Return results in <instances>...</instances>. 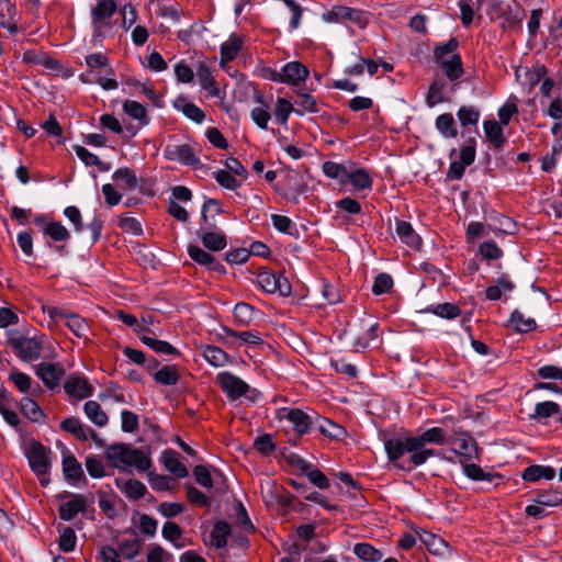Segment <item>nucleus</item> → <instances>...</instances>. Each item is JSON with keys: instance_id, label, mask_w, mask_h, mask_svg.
<instances>
[{"instance_id": "nucleus-42", "label": "nucleus", "mask_w": 562, "mask_h": 562, "mask_svg": "<svg viewBox=\"0 0 562 562\" xmlns=\"http://www.w3.org/2000/svg\"><path fill=\"white\" fill-rule=\"evenodd\" d=\"M436 128L446 138H453L458 135L454 119L450 113L440 114L436 119Z\"/></svg>"}, {"instance_id": "nucleus-45", "label": "nucleus", "mask_w": 562, "mask_h": 562, "mask_svg": "<svg viewBox=\"0 0 562 562\" xmlns=\"http://www.w3.org/2000/svg\"><path fill=\"white\" fill-rule=\"evenodd\" d=\"M420 541L426 546L427 550L435 555H441L448 548L447 542L431 532H424L420 535Z\"/></svg>"}, {"instance_id": "nucleus-55", "label": "nucleus", "mask_w": 562, "mask_h": 562, "mask_svg": "<svg viewBox=\"0 0 562 562\" xmlns=\"http://www.w3.org/2000/svg\"><path fill=\"white\" fill-rule=\"evenodd\" d=\"M510 322L519 333H529L536 328V321L531 317L526 318L518 310L512 313Z\"/></svg>"}, {"instance_id": "nucleus-18", "label": "nucleus", "mask_w": 562, "mask_h": 562, "mask_svg": "<svg viewBox=\"0 0 562 562\" xmlns=\"http://www.w3.org/2000/svg\"><path fill=\"white\" fill-rule=\"evenodd\" d=\"M280 417L286 418L299 436L307 434L312 425L311 417L300 408H283L280 412Z\"/></svg>"}, {"instance_id": "nucleus-64", "label": "nucleus", "mask_w": 562, "mask_h": 562, "mask_svg": "<svg viewBox=\"0 0 562 562\" xmlns=\"http://www.w3.org/2000/svg\"><path fill=\"white\" fill-rule=\"evenodd\" d=\"M393 286V279L387 273H380L375 277L372 292L375 295L387 293Z\"/></svg>"}, {"instance_id": "nucleus-35", "label": "nucleus", "mask_w": 562, "mask_h": 562, "mask_svg": "<svg viewBox=\"0 0 562 562\" xmlns=\"http://www.w3.org/2000/svg\"><path fill=\"white\" fill-rule=\"evenodd\" d=\"M21 413L33 423H45V414L42 408L30 397H23L21 400Z\"/></svg>"}, {"instance_id": "nucleus-26", "label": "nucleus", "mask_w": 562, "mask_h": 562, "mask_svg": "<svg viewBox=\"0 0 562 562\" xmlns=\"http://www.w3.org/2000/svg\"><path fill=\"white\" fill-rule=\"evenodd\" d=\"M196 76L201 87L207 91L211 97H218L220 89L213 77L211 67L205 61H200L196 68Z\"/></svg>"}, {"instance_id": "nucleus-53", "label": "nucleus", "mask_w": 562, "mask_h": 562, "mask_svg": "<svg viewBox=\"0 0 562 562\" xmlns=\"http://www.w3.org/2000/svg\"><path fill=\"white\" fill-rule=\"evenodd\" d=\"M44 234L55 241H67L70 238V233L60 222L47 223L44 227Z\"/></svg>"}, {"instance_id": "nucleus-19", "label": "nucleus", "mask_w": 562, "mask_h": 562, "mask_svg": "<svg viewBox=\"0 0 562 562\" xmlns=\"http://www.w3.org/2000/svg\"><path fill=\"white\" fill-rule=\"evenodd\" d=\"M87 497L82 494H74L72 498L59 505V518L65 521L72 520L77 514L87 510Z\"/></svg>"}, {"instance_id": "nucleus-21", "label": "nucleus", "mask_w": 562, "mask_h": 562, "mask_svg": "<svg viewBox=\"0 0 562 562\" xmlns=\"http://www.w3.org/2000/svg\"><path fill=\"white\" fill-rule=\"evenodd\" d=\"M336 217L340 218L345 224L351 223V215H358L362 212V206L357 199L345 196L335 202Z\"/></svg>"}, {"instance_id": "nucleus-14", "label": "nucleus", "mask_w": 562, "mask_h": 562, "mask_svg": "<svg viewBox=\"0 0 562 562\" xmlns=\"http://www.w3.org/2000/svg\"><path fill=\"white\" fill-rule=\"evenodd\" d=\"M165 157L186 166H196L200 161L192 147L188 144L168 145L165 148Z\"/></svg>"}, {"instance_id": "nucleus-6", "label": "nucleus", "mask_w": 562, "mask_h": 562, "mask_svg": "<svg viewBox=\"0 0 562 562\" xmlns=\"http://www.w3.org/2000/svg\"><path fill=\"white\" fill-rule=\"evenodd\" d=\"M49 452L50 450L41 442L35 440L30 442L25 454L29 460L30 468L36 475L44 476L48 474L50 467V460L48 457Z\"/></svg>"}, {"instance_id": "nucleus-3", "label": "nucleus", "mask_w": 562, "mask_h": 562, "mask_svg": "<svg viewBox=\"0 0 562 562\" xmlns=\"http://www.w3.org/2000/svg\"><path fill=\"white\" fill-rule=\"evenodd\" d=\"M8 342L24 361L37 360L41 357L42 342L36 338L25 337L14 331L9 334Z\"/></svg>"}, {"instance_id": "nucleus-37", "label": "nucleus", "mask_w": 562, "mask_h": 562, "mask_svg": "<svg viewBox=\"0 0 562 562\" xmlns=\"http://www.w3.org/2000/svg\"><path fill=\"white\" fill-rule=\"evenodd\" d=\"M231 525L225 520H218L214 524V529L211 532V542L217 549L227 546V538L231 535Z\"/></svg>"}, {"instance_id": "nucleus-59", "label": "nucleus", "mask_w": 562, "mask_h": 562, "mask_svg": "<svg viewBox=\"0 0 562 562\" xmlns=\"http://www.w3.org/2000/svg\"><path fill=\"white\" fill-rule=\"evenodd\" d=\"M223 330L227 336L238 338L244 344L259 345L262 342V339L256 330L235 331L228 327H224Z\"/></svg>"}, {"instance_id": "nucleus-43", "label": "nucleus", "mask_w": 562, "mask_h": 562, "mask_svg": "<svg viewBox=\"0 0 562 562\" xmlns=\"http://www.w3.org/2000/svg\"><path fill=\"white\" fill-rule=\"evenodd\" d=\"M203 357L214 367H223L228 362V355L220 347L212 345L204 346Z\"/></svg>"}, {"instance_id": "nucleus-56", "label": "nucleus", "mask_w": 562, "mask_h": 562, "mask_svg": "<svg viewBox=\"0 0 562 562\" xmlns=\"http://www.w3.org/2000/svg\"><path fill=\"white\" fill-rule=\"evenodd\" d=\"M77 537L75 530L70 527H64L59 539L58 547L63 552H72L76 548Z\"/></svg>"}, {"instance_id": "nucleus-12", "label": "nucleus", "mask_w": 562, "mask_h": 562, "mask_svg": "<svg viewBox=\"0 0 562 562\" xmlns=\"http://www.w3.org/2000/svg\"><path fill=\"white\" fill-rule=\"evenodd\" d=\"M447 79L452 82L451 91L454 92L457 90V81L464 75L463 64L461 56L459 54H452L449 58L436 60Z\"/></svg>"}, {"instance_id": "nucleus-29", "label": "nucleus", "mask_w": 562, "mask_h": 562, "mask_svg": "<svg viewBox=\"0 0 562 562\" xmlns=\"http://www.w3.org/2000/svg\"><path fill=\"white\" fill-rule=\"evenodd\" d=\"M282 76L285 83L295 86L307 78L308 69L299 61H290L283 66Z\"/></svg>"}, {"instance_id": "nucleus-25", "label": "nucleus", "mask_w": 562, "mask_h": 562, "mask_svg": "<svg viewBox=\"0 0 562 562\" xmlns=\"http://www.w3.org/2000/svg\"><path fill=\"white\" fill-rule=\"evenodd\" d=\"M63 473L69 484H76L80 480L87 481L81 464L72 454L64 456Z\"/></svg>"}, {"instance_id": "nucleus-20", "label": "nucleus", "mask_w": 562, "mask_h": 562, "mask_svg": "<svg viewBox=\"0 0 562 562\" xmlns=\"http://www.w3.org/2000/svg\"><path fill=\"white\" fill-rule=\"evenodd\" d=\"M325 176H368L367 171L356 166L351 160L341 164L335 161H326L323 165Z\"/></svg>"}, {"instance_id": "nucleus-38", "label": "nucleus", "mask_w": 562, "mask_h": 562, "mask_svg": "<svg viewBox=\"0 0 562 562\" xmlns=\"http://www.w3.org/2000/svg\"><path fill=\"white\" fill-rule=\"evenodd\" d=\"M74 150H75L76 155L78 156V158L82 162H85V165L97 166L99 172H109L110 171L111 167L109 164L101 161L98 156L90 153L83 146L77 145L74 147Z\"/></svg>"}, {"instance_id": "nucleus-57", "label": "nucleus", "mask_w": 562, "mask_h": 562, "mask_svg": "<svg viewBox=\"0 0 562 562\" xmlns=\"http://www.w3.org/2000/svg\"><path fill=\"white\" fill-rule=\"evenodd\" d=\"M255 308L245 302H239L234 307L235 321L241 325H248L254 318Z\"/></svg>"}, {"instance_id": "nucleus-60", "label": "nucleus", "mask_w": 562, "mask_h": 562, "mask_svg": "<svg viewBox=\"0 0 562 562\" xmlns=\"http://www.w3.org/2000/svg\"><path fill=\"white\" fill-rule=\"evenodd\" d=\"M458 46H459V42L454 37H451L445 44H441V45L437 46L434 49V59H435V61L449 58V56L452 55V54H458L457 53Z\"/></svg>"}, {"instance_id": "nucleus-61", "label": "nucleus", "mask_w": 562, "mask_h": 562, "mask_svg": "<svg viewBox=\"0 0 562 562\" xmlns=\"http://www.w3.org/2000/svg\"><path fill=\"white\" fill-rule=\"evenodd\" d=\"M186 495L190 503L196 504L202 507H209L211 505V499L203 492L198 490L195 486L189 484L184 486Z\"/></svg>"}, {"instance_id": "nucleus-13", "label": "nucleus", "mask_w": 562, "mask_h": 562, "mask_svg": "<svg viewBox=\"0 0 562 562\" xmlns=\"http://www.w3.org/2000/svg\"><path fill=\"white\" fill-rule=\"evenodd\" d=\"M188 254L194 262L205 267L207 270L218 272L222 274L226 273L225 266L217 261L213 255H211L203 248L195 245H189Z\"/></svg>"}, {"instance_id": "nucleus-63", "label": "nucleus", "mask_w": 562, "mask_h": 562, "mask_svg": "<svg viewBox=\"0 0 562 562\" xmlns=\"http://www.w3.org/2000/svg\"><path fill=\"white\" fill-rule=\"evenodd\" d=\"M254 448L261 454L269 456L274 451L276 443L270 434H263L255 439Z\"/></svg>"}, {"instance_id": "nucleus-4", "label": "nucleus", "mask_w": 562, "mask_h": 562, "mask_svg": "<svg viewBox=\"0 0 562 562\" xmlns=\"http://www.w3.org/2000/svg\"><path fill=\"white\" fill-rule=\"evenodd\" d=\"M323 18L330 23H348L359 29H364L368 24V19L363 11L345 5L333 7Z\"/></svg>"}, {"instance_id": "nucleus-31", "label": "nucleus", "mask_w": 562, "mask_h": 562, "mask_svg": "<svg viewBox=\"0 0 562 562\" xmlns=\"http://www.w3.org/2000/svg\"><path fill=\"white\" fill-rule=\"evenodd\" d=\"M317 422L319 432L330 439L341 440L347 436V430L342 426L327 418H317Z\"/></svg>"}, {"instance_id": "nucleus-36", "label": "nucleus", "mask_w": 562, "mask_h": 562, "mask_svg": "<svg viewBox=\"0 0 562 562\" xmlns=\"http://www.w3.org/2000/svg\"><path fill=\"white\" fill-rule=\"evenodd\" d=\"M83 411L90 422L98 427H103L108 424L109 418L106 413L102 409L101 405L95 401H88L83 405Z\"/></svg>"}, {"instance_id": "nucleus-7", "label": "nucleus", "mask_w": 562, "mask_h": 562, "mask_svg": "<svg viewBox=\"0 0 562 562\" xmlns=\"http://www.w3.org/2000/svg\"><path fill=\"white\" fill-rule=\"evenodd\" d=\"M216 383L232 401L244 396L249 391V385L245 381L228 371L218 373Z\"/></svg>"}, {"instance_id": "nucleus-17", "label": "nucleus", "mask_w": 562, "mask_h": 562, "mask_svg": "<svg viewBox=\"0 0 562 562\" xmlns=\"http://www.w3.org/2000/svg\"><path fill=\"white\" fill-rule=\"evenodd\" d=\"M35 373L48 389H54L59 385L65 370L59 363L42 362L36 367Z\"/></svg>"}, {"instance_id": "nucleus-5", "label": "nucleus", "mask_w": 562, "mask_h": 562, "mask_svg": "<svg viewBox=\"0 0 562 562\" xmlns=\"http://www.w3.org/2000/svg\"><path fill=\"white\" fill-rule=\"evenodd\" d=\"M257 283L258 285L267 293L273 294L279 293V295L285 297L291 294V283L289 280L281 273H276L271 270H261L257 274Z\"/></svg>"}, {"instance_id": "nucleus-52", "label": "nucleus", "mask_w": 562, "mask_h": 562, "mask_svg": "<svg viewBox=\"0 0 562 562\" xmlns=\"http://www.w3.org/2000/svg\"><path fill=\"white\" fill-rule=\"evenodd\" d=\"M559 413H560L559 404H557L555 402L546 401V402L536 404L535 413L530 415V418L531 419L549 418Z\"/></svg>"}, {"instance_id": "nucleus-1", "label": "nucleus", "mask_w": 562, "mask_h": 562, "mask_svg": "<svg viewBox=\"0 0 562 562\" xmlns=\"http://www.w3.org/2000/svg\"><path fill=\"white\" fill-rule=\"evenodd\" d=\"M446 432L440 427H432L416 436L405 438H390L385 440L384 448L389 461L397 469L406 472L423 465L434 456H439L435 449H428V443L445 445Z\"/></svg>"}, {"instance_id": "nucleus-46", "label": "nucleus", "mask_w": 562, "mask_h": 562, "mask_svg": "<svg viewBox=\"0 0 562 562\" xmlns=\"http://www.w3.org/2000/svg\"><path fill=\"white\" fill-rule=\"evenodd\" d=\"M353 553L359 559L368 562H378L383 557L380 550L375 549L372 544L367 542L357 543L353 548Z\"/></svg>"}, {"instance_id": "nucleus-62", "label": "nucleus", "mask_w": 562, "mask_h": 562, "mask_svg": "<svg viewBox=\"0 0 562 562\" xmlns=\"http://www.w3.org/2000/svg\"><path fill=\"white\" fill-rule=\"evenodd\" d=\"M225 170H220L217 172H214V176H244L247 171L245 167L241 165V162L234 158L229 157L225 160Z\"/></svg>"}, {"instance_id": "nucleus-33", "label": "nucleus", "mask_w": 562, "mask_h": 562, "mask_svg": "<svg viewBox=\"0 0 562 562\" xmlns=\"http://www.w3.org/2000/svg\"><path fill=\"white\" fill-rule=\"evenodd\" d=\"M173 105L180 110L188 119L195 123H202L205 119L204 112L194 103L187 102L184 98L179 97L175 100Z\"/></svg>"}, {"instance_id": "nucleus-15", "label": "nucleus", "mask_w": 562, "mask_h": 562, "mask_svg": "<svg viewBox=\"0 0 562 562\" xmlns=\"http://www.w3.org/2000/svg\"><path fill=\"white\" fill-rule=\"evenodd\" d=\"M372 188V178H339V193L364 198Z\"/></svg>"}, {"instance_id": "nucleus-10", "label": "nucleus", "mask_w": 562, "mask_h": 562, "mask_svg": "<svg viewBox=\"0 0 562 562\" xmlns=\"http://www.w3.org/2000/svg\"><path fill=\"white\" fill-rule=\"evenodd\" d=\"M274 188L283 198L291 201H297L300 195L308 191L303 178H283L282 181L274 184Z\"/></svg>"}, {"instance_id": "nucleus-39", "label": "nucleus", "mask_w": 562, "mask_h": 562, "mask_svg": "<svg viewBox=\"0 0 562 562\" xmlns=\"http://www.w3.org/2000/svg\"><path fill=\"white\" fill-rule=\"evenodd\" d=\"M424 312L432 313L438 317L446 319H454L461 315V308L454 303H440L437 305H430L425 308Z\"/></svg>"}, {"instance_id": "nucleus-8", "label": "nucleus", "mask_w": 562, "mask_h": 562, "mask_svg": "<svg viewBox=\"0 0 562 562\" xmlns=\"http://www.w3.org/2000/svg\"><path fill=\"white\" fill-rule=\"evenodd\" d=\"M116 8L114 0H102L92 9L91 20L95 35L100 36L103 27L110 24V19L115 13Z\"/></svg>"}, {"instance_id": "nucleus-58", "label": "nucleus", "mask_w": 562, "mask_h": 562, "mask_svg": "<svg viewBox=\"0 0 562 562\" xmlns=\"http://www.w3.org/2000/svg\"><path fill=\"white\" fill-rule=\"evenodd\" d=\"M122 491L128 498L137 501L145 496L147 488L146 486L137 480H127L122 487Z\"/></svg>"}, {"instance_id": "nucleus-27", "label": "nucleus", "mask_w": 562, "mask_h": 562, "mask_svg": "<svg viewBox=\"0 0 562 562\" xmlns=\"http://www.w3.org/2000/svg\"><path fill=\"white\" fill-rule=\"evenodd\" d=\"M165 468L177 477L182 479L188 476L189 472L187 467L180 461V453L172 449H167L161 456Z\"/></svg>"}, {"instance_id": "nucleus-49", "label": "nucleus", "mask_w": 562, "mask_h": 562, "mask_svg": "<svg viewBox=\"0 0 562 562\" xmlns=\"http://www.w3.org/2000/svg\"><path fill=\"white\" fill-rule=\"evenodd\" d=\"M123 111L134 120L142 124H148L146 108L137 101L127 100L123 103Z\"/></svg>"}, {"instance_id": "nucleus-9", "label": "nucleus", "mask_w": 562, "mask_h": 562, "mask_svg": "<svg viewBox=\"0 0 562 562\" xmlns=\"http://www.w3.org/2000/svg\"><path fill=\"white\" fill-rule=\"evenodd\" d=\"M60 428L75 436L78 440L88 441L92 439L95 443L102 446L103 441L99 439L98 434L89 427H86L78 418L68 417L60 423Z\"/></svg>"}, {"instance_id": "nucleus-40", "label": "nucleus", "mask_w": 562, "mask_h": 562, "mask_svg": "<svg viewBox=\"0 0 562 562\" xmlns=\"http://www.w3.org/2000/svg\"><path fill=\"white\" fill-rule=\"evenodd\" d=\"M484 133L488 139L496 148H499L504 145L505 138L503 136L502 124L496 122L495 120H486L483 123Z\"/></svg>"}, {"instance_id": "nucleus-48", "label": "nucleus", "mask_w": 562, "mask_h": 562, "mask_svg": "<svg viewBox=\"0 0 562 562\" xmlns=\"http://www.w3.org/2000/svg\"><path fill=\"white\" fill-rule=\"evenodd\" d=\"M140 340L157 353L180 355V352L168 341L158 340L149 336H140Z\"/></svg>"}, {"instance_id": "nucleus-11", "label": "nucleus", "mask_w": 562, "mask_h": 562, "mask_svg": "<svg viewBox=\"0 0 562 562\" xmlns=\"http://www.w3.org/2000/svg\"><path fill=\"white\" fill-rule=\"evenodd\" d=\"M449 443L458 446L456 452L467 460L473 459L477 454V445L475 439L467 431L456 430Z\"/></svg>"}, {"instance_id": "nucleus-50", "label": "nucleus", "mask_w": 562, "mask_h": 562, "mask_svg": "<svg viewBox=\"0 0 562 562\" xmlns=\"http://www.w3.org/2000/svg\"><path fill=\"white\" fill-rule=\"evenodd\" d=\"M533 502L542 506H558L562 503V491L551 488L538 492Z\"/></svg>"}, {"instance_id": "nucleus-44", "label": "nucleus", "mask_w": 562, "mask_h": 562, "mask_svg": "<svg viewBox=\"0 0 562 562\" xmlns=\"http://www.w3.org/2000/svg\"><path fill=\"white\" fill-rule=\"evenodd\" d=\"M153 378L161 385H176L180 376L176 366H164L153 374Z\"/></svg>"}, {"instance_id": "nucleus-41", "label": "nucleus", "mask_w": 562, "mask_h": 562, "mask_svg": "<svg viewBox=\"0 0 562 562\" xmlns=\"http://www.w3.org/2000/svg\"><path fill=\"white\" fill-rule=\"evenodd\" d=\"M142 546L143 540L134 537L132 539L119 540L116 549L123 558L131 560L139 554Z\"/></svg>"}, {"instance_id": "nucleus-51", "label": "nucleus", "mask_w": 562, "mask_h": 562, "mask_svg": "<svg viewBox=\"0 0 562 562\" xmlns=\"http://www.w3.org/2000/svg\"><path fill=\"white\" fill-rule=\"evenodd\" d=\"M464 473L468 477L474 481H488L492 482L494 479H501L502 476L497 473H487L484 472L483 469L475 464L469 463L464 465Z\"/></svg>"}, {"instance_id": "nucleus-30", "label": "nucleus", "mask_w": 562, "mask_h": 562, "mask_svg": "<svg viewBox=\"0 0 562 562\" xmlns=\"http://www.w3.org/2000/svg\"><path fill=\"white\" fill-rule=\"evenodd\" d=\"M555 476V470L546 465H530L524 470L521 477L526 482H537L540 479L552 480Z\"/></svg>"}, {"instance_id": "nucleus-2", "label": "nucleus", "mask_w": 562, "mask_h": 562, "mask_svg": "<svg viewBox=\"0 0 562 562\" xmlns=\"http://www.w3.org/2000/svg\"><path fill=\"white\" fill-rule=\"evenodd\" d=\"M105 456L113 467L123 469L124 467H135L145 472L151 467V460L140 449L132 448L126 443H115L110 446Z\"/></svg>"}, {"instance_id": "nucleus-16", "label": "nucleus", "mask_w": 562, "mask_h": 562, "mask_svg": "<svg viewBox=\"0 0 562 562\" xmlns=\"http://www.w3.org/2000/svg\"><path fill=\"white\" fill-rule=\"evenodd\" d=\"M65 392L77 400L89 397L93 393V387L89 381L80 375L71 374L64 384Z\"/></svg>"}, {"instance_id": "nucleus-47", "label": "nucleus", "mask_w": 562, "mask_h": 562, "mask_svg": "<svg viewBox=\"0 0 562 562\" xmlns=\"http://www.w3.org/2000/svg\"><path fill=\"white\" fill-rule=\"evenodd\" d=\"M66 326L72 331L78 338H88L90 327L87 321L79 315H68L66 318Z\"/></svg>"}, {"instance_id": "nucleus-22", "label": "nucleus", "mask_w": 562, "mask_h": 562, "mask_svg": "<svg viewBox=\"0 0 562 562\" xmlns=\"http://www.w3.org/2000/svg\"><path fill=\"white\" fill-rule=\"evenodd\" d=\"M395 233L402 243L411 247L412 249H419L422 246V238L414 231L411 223L396 218L395 221Z\"/></svg>"}, {"instance_id": "nucleus-32", "label": "nucleus", "mask_w": 562, "mask_h": 562, "mask_svg": "<svg viewBox=\"0 0 562 562\" xmlns=\"http://www.w3.org/2000/svg\"><path fill=\"white\" fill-rule=\"evenodd\" d=\"M14 16V4L10 0H0V24L12 34L18 31V26L13 22Z\"/></svg>"}, {"instance_id": "nucleus-24", "label": "nucleus", "mask_w": 562, "mask_h": 562, "mask_svg": "<svg viewBox=\"0 0 562 562\" xmlns=\"http://www.w3.org/2000/svg\"><path fill=\"white\" fill-rule=\"evenodd\" d=\"M204 225L198 232L203 246L211 251H221L227 246L226 235L222 232H211Z\"/></svg>"}, {"instance_id": "nucleus-23", "label": "nucleus", "mask_w": 562, "mask_h": 562, "mask_svg": "<svg viewBox=\"0 0 562 562\" xmlns=\"http://www.w3.org/2000/svg\"><path fill=\"white\" fill-rule=\"evenodd\" d=\"M241 46L243 40L236 34H232L228 40L221 45V68L227 69V64L237 57Z\"/></svg>"}, {"instance_id": "nucleus-34", "label": "nucleus", "mask_w": 562, "mask_h": 562, "mask_svg": "<svg viewBox=\"0 0 562 562\" xmlns=\"http://www.w3.org/2000/svg\"><path fill=\"white\" fill-rule=\"evenodd\" d=\"M222 212V204L216 199H207L202 206V221L206 228H214L216 226L215 216Z\"/></svg>"}, {"instance_id": "nucleus-28", "label": "nucleus", "mask_w": 562, "mask_h": 562, "mask_svg": "<svg viewBox=\"0 0 562 562\" xmlns=\"http://www.w3.org/2000/svg\"><path fill=\"white\" fill-rule=\"evenodd\" d=\"M447 82L443 78H436L429 86L426 104L434 108L439 103L446 102L449 98L446 95Z\"/></svg>"}, {"instance_id": "nucleus-54", "label": "nucleus", "mask_w": 562, "mask_h": 562, "mask_svg": "<svg viewBox=\"0 0 562 562\" xmlns=\"http://www.w3.org/2000/svg\"><path fill=\"white\" fill-rule=\"evenodd\" d=\"M457 116L462 126L476 125L480 120V111L473 105H463L458 110Z\"/></svg>"}]
</instances>
